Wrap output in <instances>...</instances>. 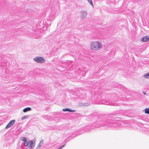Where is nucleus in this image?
Instances as JSON below:
<instances>
[{
    "label": "nucleus",
    "mask_w": 149,
    "mask_h": 149,
    "mask_svg": "<svg viewBox=\"0 0 149 149\" xmlns=\"http://www.w3.org/2000/svg\"><path fill=\"white\" fill-rule=\"evenodd\" d=\"M91 49L94 51L100 50L102 47L101 43L98 41H94L91 42L90 44Z\"/></svg>",
    "instance_id": "f257e3e1"
},
{
    "label": "nucleus",
    "mask_w": 149,
    "mask_h": 149,
    "mask_svg": "<svg viewBox=\"0 0 149 149\" xmlns=\"http://www.w3.org/2000/svg\"><path fill=\"white\" fill-rule=\"evenodd\" d=\"M35 141H30L28 142H24V145L25 146H28L29 148H33L35 146Z\"/></svg>",
    "instance_id": "f03ea898"
},
{
    "label": "nucleus",
    "mask_w": 149,
    "mask_h": 149,
    "mask_svg": "<svg viewBox=\"0 0 149 149\" xmlns=\"http://www.w3.org/2000/svg\"><path fill=\"white\" fill-rule=\"evenodd\" d=\"M34 60L38 63H42L45 61V59L43 58L40 57H36L34 59Z\"/></svg>",
    "instance_id": "7ed1b4c3"
},
{
    "label": "nucleus",
    "mask_w": 149,
    "mask_h": 149,
    "mask_svg": "<svg viewBox=\"0 0 149 149\" xmlns=\"http://www.w3.org/2000/svg\"><path fill=\"white\" fill-rule=\"evenodd\" d=\"M15 122V120H11L8 124V125H6V128H8L10 127L11 126L14 124Z\"/></svg>",
    "instance_id": "20e7f679"
},
{
    "label": "nucleus",
    "mask_w": 149,
    "mask_h": 149,
    "mask_svg": "<svg viewBox=\"0 0 149 149\" xmlns=\"http://www.w3.org/2000/svg\"><path fill=\"white\" fill-rule=\"evenodd\" d=\"M148 40H149V36L144 37L141 39V41L143 42H146Z\"/></svg>",
    "instance_id": "39448f33"
},
{
    "label": "nucleus",
    "mask_w": 149,
    "mask_h": 149,
    "mask_svg": "<svg viewBox=\"0 0 149 149\" xmlns=\"http://www.w3.org/2000/svg\"><path fill=\"white\" fill-rule=\"evenodd\" d=\"M31 110V108L30 107H27L24 108L23 109V112H26L28 111H30Z\"/></svg>",
    "instance_id": "423d86ee"
},
{
    "label": "nucleus",
    "mask_w": 149,
    "mask_h": 149,
    "mask_svg": "<svg viewBox=\"0 0 149 149\" xmlns=\"http://www.w3.org/2000/svg\"><path fill=\"white\" fill-rule=\"evenodd\" d=\"M43 143V141L42 140L41 141L40 143H39V144L38 146L37 149H38L42 145Z\"/></svg>",
    "instance_id": "0eeeda50"
},
{
    "label": "nucleus",
    "mask_w": 149,
    "mask_h": 149,
    "mask_svg": "<svg viewBox=\"0 0 149 149\" xmlns=\"http://www.w3.org/2000/svg\"><path fill=\"white\" fill-rule=\"evenodd\" d=\"M144 112L145 113L149 114V109L146 108L144 110Z\"/></svg>",
    "instance_id": "6e6552de"
},
{
    "label": "nucleus",
    "mask_w": 149,
    "mask_h": 149,
    "mask_svg": "<svg viewBox=\"0 0 149 149\" xmlns=\"http://www.w3.org/2000/svg\"><path fill=\"white\" fill-rule=\"evenodd\" d=\"M63 111H68L70 112L73 111L70 110L68 108L64 109L63 110Z\"/></svg>",
    "instance_id": "1a4fd4ad"
},
{
    "label": "nucleus",
    "mask_w": 149,
    "mask_h": 149,
    "mask_svg": "<svg viewBox=\"0 0 149 149\" xmlns=\"http://www.w3.org/2000/svg\"><path fill=\"white\" fill-rule=\"evenodd\" d=\"M144 76L146 78H149V73H148L144 75Z\"/></svg>",
    "instance_id": "9d476101"
},
{
    "label": "nucleus",
    "mask_w": 149,
    "mask_h": 149,
    "mask_svg": "<svg viewBox=\"0 0 149 149\" xmlns=\"http://www.w3.org/2000/svg\"><path fill=\"white\" fill-rule=\"evenodd\" d=\"M28 117V116H25L22 117L21 119L22 120H24Z\"/></svg>",
    "instance_id": "9b49d317"
},
{
    "label": "nucleus",
    "mask_w": 149,
    "mask_h": 149,
    "mask_svg": "<svg viewBox=\"0 0 149 149\" xmlns=\"http://www.w3.org/2000/svg\"><path fill=\"white\" fill-rule=\"evenodd\" d=\"M26 139L25 137H22V140L23 141H24V142H26Z\"/></svg>",
    "instance_id": "f8f14e48"
},
{
    "label": "nucleus",
    "mask_w": 149,
    "mask_h": 149,
    "mask_svg": "<svg viewBox=\"0 0 149 149\" xmlns=\"http://www.w3.org/2000/svg\"><path fill=\"white\" fill-rule=\"evenodd\" d=\"M88 2L91 4L92 6H93V4L92 1V0H87Z\"/></svg>",
    "instance_id": "ddd939ff"
},
{
    "label": "nucleus",
    "mask_w": 149,
    "mask_h": 149,
    "mask_svg": "<svg viewBox=\"0 0 149 149\" xmlns=\"http://www.w3.org/2000/svg\"><path fill=\"white\" fill-rule=\"evenodd\" d=\"M65 145H64L63 146H60L58 149H61Z\"/></svg>",
    "instance_id": "4468645a"
},
{
    "label": "nucleus",
    "mask_w": 149,
    "mask_h": 149,
    "mask_svg": "<svg viewBox=\"0 0 149 149\" xmlns=\"http://www.w3.org/2000/svg\"><path fill=\"white\" fill-rule=\"evenodd\" d=\"M143 93L144 95H145L146 94L144 92H143Z\"/></svg>",
    "instance_id": "2eb2a0df"
}]
</instances>
